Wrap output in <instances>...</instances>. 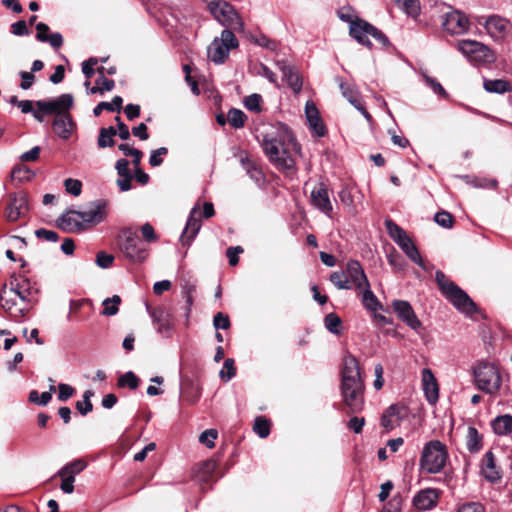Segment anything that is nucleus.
I'll return each instance as SVG.
<instances>
[{"label": "nucleus", "mask_w": 512, "mask_h": 512, "mask_svg": "<svg viewBox=\"0 0 512 512\" xmlns=\"http://www.w3.org/2000/svg\"><path fill=\"white\" fill-rule=\"evenodd\" d=\"M117 135V130L113 126H109L107 128H101L99 130V136L97 140V145L99 148L103 149L106 147H112L115 144L114 136Z\"/></svg>", "instance_id": "36"}, {"label": "nucleus", "mask_w": 512, "mask_h": 512, "mask_svg": "<svg viewBox=\"0 0 512 512\" xmlns=\"http://www.w3.org/2000/svg\"><path fill=\"white\" fill-rule=\"evenodd\" d=\"M143 240L147 243L156 242L158 237L155 233L153 226L150 223H145L140 228Z\"/></svg>", "instance_id": "56"}, {"label": "nucleus", "mask_w": 512, "mask_h": 512, "mask_svg": "<svg viewBox=\"0 0 512 512\" xmlns=\"http://www.w3.org/2000/svg\"><path fill=\"white\" fill-rule=\"evenodd\" d=\"M324 324L326 329L335 335L340 334V328L342 325L341 318L335 313H329L324 318Z\"/></svg>", "instance_id": "43"}, {"label": "nucleus", "mask_w": 512, "mask_h": 512, "mask_svg": "<svg viewBox=\"0 0 512 512\" xmlns=\"http://www.w3.org/2000/svg\"><path fill=\"white\" fill-rule=\"evenodd\" d=\"M335 81L338 83L343 97L346 98L351 105L356 107L361 103L358 100L359 92L353 85L345 83L341 77H336Z\"/></svg>", "instance_id": "32"}, {"label": "nucleus", "mask_w": 512, "mask_h": 512, "mask_svg": "<svg viewBox=\"0 0 512 512\" xmlns=\"http://www.w3.org/2000/svg\"><path fill=\"white\" fill-rule=\"evenodd\" d=\"M422 383L427 401L430 404L436 403L439 397L438 384L432 371L428 368L422 370Z\"/></svg>", "instance_id": "24"}, {"label": "nucleus", "mask_w": 512, "mask_h": 512, "mask_svg": "<svg viewBox=\"0 0 512 512\" xmlns=\"http://www.w3.org/2000/svg\"><path fill=\"white\" fill-rule=\"evenodd\" d=\"M121 239L120 249L126 258L137 263H141L147 259L149 250L139 239L135 230L125 228L122 231Z\"/></svg>", "instance_id": "7"}, {"label": "nucleus", "mask_w": 512, "mask_h": 512, "mask_svg": "<svg viewBox=\"0 0 512 512\" xmlns=\"http://www.w3.org/2000/svg\"><path fill=\"white\" fill-rule=\"evenodd\" d=\"M117 385L121 388L127 386L131 390H135L139 385V379L132 371H128L118 378Z\"/></svg>", "instance_id": "46"}, {"label": "nucleus", "mask_w": 512, "mask_h": 512, "mask_svg": "<svg viewBox=\"0 0 512 512\" xmlns=\"http://www.w3.org/2000/svg\"><path fill=\"white\" fill-rule=\"evenodd\" d=\"M121 303V298L118 295H113L110 298H106L102 305L103 311L102 314L105 316H114L119 311V304Z\"/></svg>", "instance_id": "41"}, {"label": "nucleus", "mask_w": 512, "mask_h": 512, "mask_svg": "<svg viewBox=\"0 0 512 512\" xmlns=\"http://www.w3.org/2000/svg\"><path fill=\"white\" fill-rule=\"evenodd\" d=\"M73 96L71 94H62L51 100H38L36 107L46 114H53L54 120L52 128L54 133L61 139L67 140L71 137L76 124L69 113L73 106Z\"/></svg>", "instance_id": "2"}, {"label": "nucleus", "mask_w": 512, "mask_h": 512, "mask_svg": "<svg viewBox=\"0 0 512 512\" xmlns=\"http://www.w3.org/2000/svg\"><path fill=\"white\" fill-rule=\"evenodd\" d=\"M305 115L309 124V128L317 137H323L326 133V128L322 122L319 111L315 104L308 101L305 105Z\"/></svg>", "instance_id": "22"}, {"label": "nucleus", "mask_w": 512, "mask_h": 512, "mask_svg": "<svg viewBox=\"0 0 512 512\" xmlns=\"http://www.w3.org/2000/svg\"><path fill=\"white\" fill-rule=\"evenodd\" d=\"M392 308L400 320L406 323L411 329L418 330L422 323L415 314L411 304L404 300H394Z\"/></svg>", "instance_id": "14"}, {"label": "nucleus", "mask_w": 512, "mask_h": 512, "mask_svg": "<svg viewBox=\"0 0 512 512\" xmlns=\"http://www.w3.org/2000/svg\"><path fill=\"white\" fill-rule=\"evenodd\" d=\"M168 153V149L166 147H160L151 152L149 158V164L153 167L160 166L163 163V159L161 156H165Z\"/></svg>", "instance_id": "57"}, {"label": "nucleus", "mask_w": 512, "mask_h": 512, "mask_svg": "<svg viewBox=\"0 0 512 512\" xmlns=\"http://www.w3.org/2000/svg\"><path fill=\"white\" fill-rule=\"evenodd\" d=\"M123 99L120 96H114L112 102H100L93 109V114L98 117L103 110L110 112H120L122 110Z\"/></svg>", "instance_id": "37"}, {"label": "nucleus", "mask_w": 512, "mask_h": 512, "mask_svg": "<svg viewBox=\"0 0 512 512\" xmlns=\"http://www.w3.org/2000/svg\"><path fill=\"white\" fill-rule=\"evenodd\" d=\"M349 35L359 44L370 49L372 48V43L368 39L369 36L374 38L383 48L390 46L388 37L381 30L360 18H356L354 23H351L349 27Z\"/></svg>", "instance_id": "5"}, {"label": "nucleus", "mask_w": 512, "mask_h": 512, "mask_svg": "<svg viewBox=\"0 0 512 512\" xmlns=\"http://www.w3.org/2000/svg\"><path fill=\"white\" fill-rule=\"evenodd\" d=\"M262 97L259 94H251L245 98L244 104L249 111L259 112L261 110L260 103Z\"/></svg>", "instance_id": "55"}, {"label": "nucleus", "mask_w": 512, "mask_h": 512, "mask_svg": "<svg viewBox=\"0 0 512 512\" xmlns=\"http://www.w3.org/2000/svg\"><path fill=\"white\" fill-rule=\"evenodd\" d=\"M153 323L157 325V330L161 334H169L172 328L170 313L163 307H157L150 311Z\"/></svg>", "instance_id": "26"}, {"label": "nucleus", "mask_w": 512, "mask_h": 512, "mask_svg": "<svg viewBox=\"0 0 512 512\" xmlns=\"http://www.w3.org/2000/svg\"><path fill=\"white\" fill-rule=\"evenodd\" d=\"M29 211V203L27 195L24 193H11L8 196V204L5 215L8 221L15 222L19 218L24 217Z\"/></svg>", "instance_id": "10"}, {"label": "nucleus", "mask_w": 512, "mask_h": 512, "mask_svg": "<svg viewBox=\"0 0 512 512\" xmlns=\"http://www.w3.org/2000/svg\"><path fill=\"white\" fill-rule=\"evenodd\" d=\"M407 416V408L404 405L392 404L382 414L381 425L388 431L399 426Z\"/></svg>", "instance_id": "17"}, {"label": "nucleus", "mask_w": 512, "mask_h": 512, "mask_svg": "<svg viewBox=\"0 0 512 512\" xmlns=\"http://www.w3.org/2000/svg\"><path fill=\"white\" fill-rule=\"evenodd\" d=\"M466 446L471 453L478 452L482 447V436L473 426L468 427Z\"/></svg>", "instance_id": "38"}, {"label": "nucleus", "mask_w": 512, "mask_h": 512, "mask_svg": "<svg viewBox=\"0 0 512 512\" xmlns=\"http://www.w3.org/2000/svg\"><path fill=\"white\" fill-rule=\"evenodd\" d=\"M67 210L57 219V226L67 232H79L84 230V223L74 213Z\"/></svg>", "instance_id": "27"}, {"label": "nucleus", "mask_w": 512, "mask_h": 512, "mask_svg": "<svg viewBox=\"0 0 512 512\" xmlns=\"http://www.w3.org/2000/svg\"><path fill=\"white\" fill-rule=\"evenodd\" d=\"M365 425V418L354 416L347 422V428L356 434H360Z\"/></svg>", "instance_id": "61"}, {"label": "nucleus", "mask_w": 512, "mask_h": 512, "mask_svg": "<svg viewBox=\"0 0 512 512\" xmlns=\"http://www.w3.org/2000/svg\"><path fill=\"white\" fill-rule=\"evenodd\" d=\"M87 466V463L83 459H76L72 462L63 466L58 472V476H72L75 480V476L82 472Z\"/></svg>", "instance_id": "35"}, {"label": "nucleus", "mask_w": 512, "mask_h": 512, "mask_svg": "<svg viewBox=\"0 0 512 512\" xmlns=\"http://www.w3.org/2000/svg\"><path fill=\"white\" fill-rule=\"evenodd\" d=\"M276 66L282 72L283 80L287 82L295 94H298L303 85L298 69L286 60L277 61Z\"/></svg>", "instance_id": "16"}, {"label": "nucleus", "mask_w": 512, "mask_h": 512, "mask_svg": "<svg viewBox=\"0 0 512 512\" xmlns=\"http://www.w3.org/2000/svg\"><path fill=\"white\" fill-rule=\"evenodd\" d=\"M64 186L66 191L73 195V196H79L82 191V183L81 181L77 179L68 178L64 182Z\"/></svg>", "instance_id": "54"}, {"label": "nucleus", "mask_w": 512, "mask_h": 512, "mask_svg": "<svg viewBox=\"0 0 512 512\" xmlns=\"http://www.w3.org/2000/svg\"><path fill=\"white\" fill-rule=\"evenodd\" d=\"M481 474L487 481L491 483L500 481L502 477L500 469L496 466L494 454L492 451L486 452L482 459Z\"/></svg>", "instance_id": "23"}, {"label": "nucleus", "mask_w": 512, "mask_h": 512, "mask_svg": "<svg viewBox=\"0 0 512 512\" xmlns=\"http://www.w3.org/2000/svg\"><path fill=\"white\" fill-rule=\"evenodd\" d=\"M424 79H425L426 84L433 90L434 93H436L442 97L448 96L446 90L436 79H434L430 76H424Z\"/></svg>", "instance_id": "60"}, {"label": "nucleus", "mask_w": 512, "mask_h": 512, "mask_svg": "<svg viewBox=\"0 0 512 512\" xmlns=\"http://www.w3.org/2000/svg\"><path fill=\"white\" fill-rule=\"evenodd\" d=\"M397 244L412 262L417 264L423 270H426V266L421 258V255L417 247L407 234L404 237H402V239H400L397 242Z\"/></svg>", "instance_id": "28"}, {"label": "nucleus", "mask_w": 512, "mask_h": 512, "mask_svg": "<svg viewBox=\"0 0 512 512\" xmlns=\"http://www.w3.org/2000/svg\"><path fill=\"white\" fill-rule=\"evenodd\" d=\"M330 281L334 284L338 289L349 290L352 288V285L349 284V280L347 279L345 270L344 271H335L330 275Z\"/></svg>", "instance_id": "45"}, {"label": "nucleus", "mask_w": 512, "mask_h": 512, "mask_svg": "<svg viewBox=\"0 0 512 512\" xmlns=\"http://www.w3.org/2000/svg\"><path fill=\"white\" fill-rule=\"evenodd\" d=\"M213 325L216 329H228L230 327V320L228 315L218 312L213 319Z\"/></svg>", "instance_id": "62"}, {"label": "nucleus", "mask_w": 512, "mask_h": 512, "mask_svg": "<svg viewBox=\"0 0 512 512\" xmlns=\"http://www.w3.org/2000/svg\"><path fill=\"white\" fill-rule=\"evenodd\" d=\"M469 21L460 11L454 10L445 14L442 26L450 34H463L467 31Z\"/></svg>", "instance_id": "15"}, {"label": "nucleus", "mask_w": 512, "mask_h": 512, "mask_svg": "<svg viewBox=\"0 0 512 512\" xmlns=\"http://www.w3.org/2000/svg\"><path fill=\"white\" fill-rule=\"evenodd\" d=\"M218 436V431L216 429H207L203 431L199 436V442L205 445L207 448H213L215 446L214 441Z\"/></svg>", "instance_id": "49"}, {"label": "nucleus", "mask_w": 512, "mask_h": 512, "mask_svg": "<svg viewBox=\"0 0 512 512\" xmlns=\"http://www.w3.org/2000/svg\"><path fill=\"white\" fill-rule=\"evenodd\" d=\"M385 227H386V230H387L390 238L395 243H397L400 239H402V237H404L407 234L399 225H397L391 219L385 220Z\"/></svg>", "instance_id": "44"}, {"label": "nucleus", "mask_w": 512, "mask_h": 512, "mask_svg": "<svg viewBox=\"0 0 512 512\" xmlns=\"http://www.w3.org/2000/svg\"><path fill=\"white\" fill-rule=\"evenodd\" d=\"M253 430L260 438H266L270 433V423L263 416L256 417Z\"/></svg>", "instance_id": "47"}, {"label": "nucleus", "mask_w": 512, "mask_h": 512, "mask_svg": "<svg viewBox=\"0 0 512 512\" xmlns=\"http://www.w3.org/2000/svg\"><path fill=\"white\" fill-rule=\"evenodd\" d=\"M33 176L32 170L24 165H17L11 171L12 180H17L21 183L31 180Z\"/></svg>", "instance_id": "42"}, {"label": "nucleus", "mask_w": 512, "mask_h": 512, "mask_svg": "<svg viewBox=\"0 0 512 512\" xmlns=\"http://www.w3.org/2000/svg\"><path fill=\"white\" fill-rule=\"evenodd\" d=\"M448 457L446 445L439 440H431L422 449L419 465L423 471L436 474L443 470Z\"/></svg>", "instance_id": "3"}, {"label": "nucleus", "mask_w": 512, "mask_h": 512, "mask_svg": "<svg viewBox=\"0 0 512 512\" xmlns=\"http://www.w3.org/2000/svg\"><path fill=\"white\" fill-rule=\"evenodd\" d=\"M58 390H59L58 400L61 402L67 401L75 393V389L72 386H70L68 384H64V383H60L58 385Z\"/></svg>", "instance_id": "59"}, {"label": "nucleus", "mask_w": 512, "mask_h": 512, "mask_svg": "<svg viewBox=\"0 0 512 512\" xmlns=\"http://www.w3.org/2000/svg\"><path fill=\"white\" fill-rule=\"evenodd\" d=\"M94 395V392L91 390H86L83 394V401L76 402V409L81 415H86L92 411L93 405L91 402V397Z\"/></svg>", "instance_id": "48"}, {"label": "nucleus", "mask_w": 512, "mask_h": 512, "mask_svg": "<svg viewBox=\"0 0 512 512\" xmlns=\"http://www.w3.org/2000/svg\"><path fill=\"white\" fill-rule=\"evenodd\" d=\"M209 12L215 20L228 30L242 32L244 31V22L240 18L235 8L226 1H210L207 4Z\"/></svg>", "instance_id": "4"}, {"label": "nucleus", "mask_w": 512, "mask_h": 512, "mask_svg": "<svg viewBox=\"0 0 512 512\" xmlns=\"http://www.w3.org/2000/svg\"><path fill=\"white\" fill-rule=\"evenodd\" d=\"M239 45L234 32L225 29L221 33V37H216L209 45L207 53L209 59L215 64H222L227 59L229 51L237 48Z\"/></svg>", "instance_id": "8"}, {"label": "nucleus", "mask_w": 512, "mask_h": 512, "mask_svg": "<svg viewBox=\"0 0 512 512\" xmlns=\"http://www.w3.org/2000/svg\"><path fill=\"white\" fill-rule=\"evenodd\" d=\"M280 146L281 143L275 138L264 137L262 141V148L270 162H272L279 170H293L295 165L294 159L285 149H280Z\"/></svg>", "instance_id": "9"}, {"label": "nucleus", "mask_w": 512, "mask_h": 512, "mask_svg": "<svg viewBox=\"0 0 512 512\" xmlns=\"http://www.w3.org/2000/svg\"><path fill=\"white\" fill-rule=\"evenodd\" d=\"M474 381L478 389L493 394L500 389L501 376L493 364L479 362L473 370Z\"/></svg>", "instance_id": "6"}, {"label": "nucleus", "mask_w": 512, "mask_h": 512, "mask_svg": "<svg viewBox=\"0 0 512 512\" xmlns=\"http://www.w3.org/2000/svg\"><path fill=\"white\" fill-rule=\"evenodd\" d=\"M311 202L326 215H330L333 210L328 190L323 183H320L311 191Z\"/></svg>", "instance_id": "20"}, {"label": "nucleus", "mask_w": 512, "mask_h": 512, "mask_svg": "<svg viewBox=\"0 0 512 512\" xmlns=\"http://www.w3.org/2000/svg\"><path fill=\"white\" fill-rule=\"evenodd\" d=\"M9 285L10 294H14L22 302L31 303V286L27 278H23L22 281H19L15 276H11Z\"/></svg>", "instance_id": "25"}, {"label": "nucleus", "mask_w": 512, "mask_h": 512, "mask_svg": "<svg viewBox=\"0 0 512 512\" xmlns=\"http://www.w3.org/2000/svg\"><path fill=\"white\" fill-rule=\"evenodd\" d=\"M444 296L460 312L472 314L476 311L473 300L456 284Z\"/></svg>", "instance_id": "12"}, {"label": "nucleus", "mask_w": 512, "mask_h": 512, "mask_svg": "<svg viewBox=\"0 0 512 512\" xmlns=\"http://www.w3.org/2000/svg\"><path fill=\"white\" fill-rule=\"evenodd\" d=\"M10 292L7 289V285L5 284L1 289L0 300L1 306L8 312H12L13 307L16 305L14 298L10 297Z\"/></svg>", "instance_id": "51"}, {"label": "nucleus", "mask_w": 512, "mask_h": 512, "mask_svg": "<svg viewBox=\"0 0 512 512\" xmlns=\"http://www.w3.org/2000/svg\"><path fill=\"white\" fill-rule=\"evenodd\" d=\"M435 280L443 295L455 285V283L450 281L441 270L436 271Z\"/></svg>", "instance_id": "50"}, {"label": "nucleus", "mask_w": 512, "mask_h": 512, "mask_svg": "<svg viewBox=\"0 0 512 512\" xmlns=\"http://www.w3.org/2000/svg\"><path fill=\"white\" fill-rule=\"evenodd\" d=\"M507 21L499 16H491L485 22V28L494 37H501L507 30Z\"/></svg>", "instance_id": "30"}, {"label": "nucleus", "mask_w": 512, "mask_h": 512, "mask_svg": "<svg viewBox=\"0 0 512 512\" xmlns=\"http://www.w3.org/2000/svg\"><path fill=\"white\" fill-rule=\"evenodd\" d=\"M201 228L200 210L194 206L190 212L186 226L181 234L180 240L183 245L190 246Z\"/></svg>", "instance_id": "18"}, {"label": "nucleus", "mask_w": 512, "mask_h": 512, "mask_svg": "<svg viewBox=\"0 0 512 512\" xmlns=\"http://www.w3.org/2000/svg\"><path fill=\"white\" fill-rule=\"evenodd\" d=\"M114 261V256L104 251H100L96 255V264L103 269L109 268Z\"/></svg>", "instance_id": "58"}, {"label": "nucleus", "mask_w": 512, "mask_h": 512, "mask_svg": "<svg viewBox=\"0 0 512 512\" xmlns=\"http://www.w3.org/2000/svg\"><path fill=\"white\" fill-rule=\"evenodd\" d=\"M235 373L236 369L234 367V360L232 358L226 359L224 361L223 368L219 373L221 379L229 381L231 378L235 376Z\"/></svg>", "instance_id": "52"}, {"label": "nucleus", "mask_w": 512, "mask_h": 512, "mask_svg": "<svg viewBox=\"0 0 512 512\" xmlns=\"http://www.w3.org/2000/svg\"><path fill=\"white\" fill-rule=\"evenodd\" d=\"M483 86L489 93L503 94L510 89L509 83L502 79L484 80Z\"/></svg>", "instance_id": "39"}, {"label": "nucleus", "mask_w": 512, "mask_h": 512, "mask_svg": "<svg viewBox=\"0 0 512 512\" xmlns=\"http://www.w3.org/2000/svg\"><path fill=\"white\" fill-rule=\"evenodd\" d=\"M493 431L498 435H506L512 432V416L504 414L492 421Z\"/></svg>", "instance_id": "33"}, {"label": "nucleus", "mask_w": 512, "mask_h": 512, "mask_svg": "<svg viewBox=\"0 0 512 512\" xmlns=\"http://www.w3.org/2000/svg\"><path fill=\"white\" fill-rule=\"evenodd\" d=\"M364 388L357 359L353 355H346L343 359L341 381V395L346 414L352 415L363 410Z\"/></svg>", "instance_id": "1"}, {"label": "nucleus", "mask_w": 512, "mask_h": 512, "mask_svg": "<svg viewBox=\"0 0 512 512\" xmlns=\"http://www.w3.org/2000/svg\"><path fill=\"white\" fill-rule=\"evenodd\" d=\"M107 203L104 200H97L90 204L88 210L73 211V213L84 223V229L90 225H97L106 218Z\"/></svg>", "instance_id": "11"}, {"label": "nucleus", "mask_w": 512, "mask_h": 512, "mask_svg": "<svg viewBox=\"0 0 512 512\" xmlns=\"http://www.w3.org/2000/svg\"><path fill=\"white\" fill-rule=\"evenodd\" d=\"M360 290L362 291V304L367 310L375 312L382 309V304L371 290L370 283Z\"/></svg>", "instance_id": "31"}, {"label": "nucleus", "mask_w": 512, "mask_h": 512, "mask_svg": "<svg viewBox=\"0 0 512 512\" xmlns=\"http://www.w3.org/2000/svg\"><path fill=\"white\" fill-rule=\"evenodd\" d=\"M439 494L436 489L427 488L419 491L413 498V506L425 511L437 505Z\"/></svg>", "instance_id": "21"}, {"label": "nucleus", "mask_w": 512, "mask_h": 512, "mask_svg": "<svg viewBox=\"0 0 512 512\" xmlns=\"http://www.w3.org/2000/svg\"><path fill=\"white\" fill-rule=\"evenodd\" d=\"M458 49L468 58L478 62H488L492 58L490 49L484 44L474 40H462Z\"/></svg>", "instance_id": "13"}, {"label": "nucleus", "mask_w": 512, "mask_h": 512, "mask_svg": "<svg viewBox=\"0 0 512 512\" xmlns=\"http://www.w3.org/2000/svg\"><path fill=\"white\" fill-rule=\"evenodd\" d=\"M434 220L439 226L446 229L452 228L453 226V217L447 211L437 212L434 216Z\"/></svg>", "instance_id": "53"}, {"label": "nucleus", "mask_w": 512, "mask_h": 512, "mask_svg": "<svg viewBox=\"0 0 512 512\" xmlns=\"http://www.w3.org/2000/svg\"><path fill=\"white\" fill-rule=\"evenodd\" d=\"M227 120L233 128L239 129L244 127L247 116L242 110L231 108L228 111Z\"/></svg>", "instance_id": "40"}, {"label": "nucleus", "mask_w": 512, "mask_h": 512, "mask_svg": "<svg viewBox=\"0 0 512 512\" xmlns=\"http://www.w3.org/2000/svg\"><path fill=\"white\" fill-rule=\"evenodd\" d=\"M35 235L37 238L44 239L50 242H56L59 239V236L55 231L47 230L44 228L37 229L35 231Z\"/></svg>", "instance_id": "63"}, {"label": "nucleus", "mask_w": 512, "mask_h": 512, "mask_svg": "<svg viewBox=\"0 0 512 512\" xmlns=\"http://www.w3.org/2000/svg\"><path fill=\"white\" fill-rule=\"evenodd\" d=\"M216 468H217V463L214 460L210 459V460L204 461L200 465V467L196 473L197 480L201 484L208 483L211 480Z\"/></svg>", "instance_id": "34"}, {"label": "nucleus", "mask_w": 512, "mask_h": 512, "mask_svg": "<svg viewBox=\"0 0 512 512\" xmlns=\"http://www.w3.org/2000/svg\"><path fill=\"white\" fill-rule=\"evenodd\" d=\"M345 273L349 284L354 286L356 289H362L365 285H368L369 281L362 268L361 264L357 260H349L345 267Z\"/></svg>", "instance_id": "19"}, {"label": "nucleus", "mask_w": 512, "mask_h": 512, "mask_svg": "<svg viewBox=\"0 0 512 512\" xmlns=\"http://www.w3.org/2000/svg\"><path fill=\"white\" fill-rule=\"evenodd\" d=\"M243 169L247 175L258 185L261 186L265 182V176L262 169L247 156L241 157L240 159Z\"/></svg>", "instance_id": "29"}, {"label": "nucleus", "mask_w": 512, "mask_h": 512, "mask_svg": "<svg viewBox=\"0 0 512 512\" xmlns=\"http://www.w3.org/2000/svg\"><path fill=\"white\" fill-rule=\"evenodd\" d=\"M457 512H486V510L479 502H469L461 505Z\"/></svg>", "instance_id": "64"}]
</instances>
